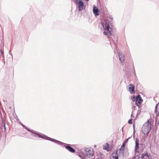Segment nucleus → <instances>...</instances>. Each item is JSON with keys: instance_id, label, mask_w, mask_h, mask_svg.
I'll return each mask as SVG.
<instances>
[{"instance_id": "f257e3e1", "label": "nucleus", "mask_w": 159, "mask_h": 159, "mask_svg": "<svg viewBox=\"0 0 159 159\" xmlns=\"http://www.w3.org/2000/svg\"><path fill=\"white\" fill-rule=\"evenodd\" d=\"M100 24L103 28V34L105 35L110 36L112 34L111 31L110 30V25L111 23L110 21L107 20H104Z\"/></svg>"}, {"instance_id": "f03ea898", "label": "nucleus", "mask_w": 159, "mask_h": 159, "mask_svg": "<svg viewBox=\"0 0 159 159\" xmlns=\"http://www.w3.org/2000/svg\"><path fill=\"white\" fill-rule=\"evenodd\" d=\"M151 123L148 120L143 125L142 128V132L144 134H147L151 129Z\"/></svg>"}, {"instance_id": "7ed1b4c3", "label": "nucleus", "mask_w": 159, "mask_h": 159, "mask_svg": "<svg viewBox=\"0 0 159 159\" xmlns=\"http://www.w3.org/2000/svg\"><path fill=\"white\" fill-rule=\"evenodd\" d=\"M85 155L87 157H92L94 154L93 150L91 148H86L85 149Z\"/></svg>"}, {"instance_id": "20e7f679", "label": "nucleus", "mask_w": 159, "mask_h": 159, "mask_svg": "<svg viewBox=\"0 0 159 159\" xmlns=\"http://www.w3.org/2000/svg\"><path fill=\"white\" fill-rule=\"evenodd\" d=\"M143 100L142 99L141 97H140V96L139 95L137 96L136 97V101L135 102L136 105L139 107L141 104V103L142 102Z\"/></svg>"}, {"instance_id": "39448f33", "label": "nucleus", "mask_w": 159, "mask_h": 159, "mask_svg": "<svg viewBox=\"0 0 159 159\" xmlns=\"http://www.w3.org/2000/svg\"><path fill=\"white\" fill-rule=\"evenodd\" d=\"M129 91L131 93H134L135 91H134V86L132 84H130L129 86Z\"/></svg>"}, {"instance_id": "423d86ee", "label": "nucleus", "mask_w": 159, "mask_h": 159, "mask_svg": "<svg viewBox=\"0 0 159 159\" xmlns=\"http://www.w3.org/2000/svg\"><path fill=\"white\" fill-rule=\"evenodd\" d=\"M117 152V151H116V153H113L110 157V159H118V156Z\"/></svg>"}, {"instance_id": "0eeeda50", "label": "nucleus", "mask_w": 159, "mask_h": 159, "mask_svg": "<svg viewBox=\"0 0 159 159\" xmlns=\"http://www.w3.org/2000/svg\"><path fill=\"white\" fill-rule=\"evenodd\" d=\"M65 147L68 150L69 152L74 153L75 152V149L73 148L72 147L68 145L65 146Z\"/></svg>"}, {"instance_id": "6e6552de", "label": "nucleus", "mask_w": 159, "mask_h": 159, "mask_svg": "<svg viewBox=\"0 0 159 159\" xmlns=\"http://www.w3.org/2000/svg\"><path fill=\"white\" fill-rule=\"evenodd\" d=\"M93 12L96 16H98L99 14L98 9L96 7H94L93 8Z\"/></svg>"}, {"instance_id": "1a4fd4ad", "label": "nucleus", "mask_w": 159, "mask_h": 159, "mask_svg": "<svg viewBox=\"0 0 159 159\" xmlns=\"http://www.w3.org/2000/svg\"><path fill=\"white\" fill-rule=\"evenodd\" d=\"M139 141L137 139H136L135 141V151L136 152L138 151L139 148Z\"/></svg>"}, {"instance_id": "9d476101", "label": "nucleus", "mask_w": 159, "mask_h": 159, "mask_svg": "<svg viewBox=\"0 0 159 159\" xmlns=\"http://www.w3.org/2000/svg\"><path fill=\"white\" fill-rule=\"evenodd\" d=\"M119 58L120 60V61L121 62L124 61V56L123 54H119Z\"/></svg>"}, {"instance_id": "9b49d317", "label": "nucleus", "mask_w": 159, "mask_h": 159, "mask_svg": "<svg viewBox=\"0 0 159 159\" xmlns=\"http://www.w3.org/2000/svg\"><path fill=\"white\" fill-rule=\"evenodd\" d=\"M155 111L156 113L157 112H159V102L156 105L155 107Z\"/></svg>"}, {"instance_id": "f8f14e48", "label": "nucleus", "mask_w": 159, "mask_h": 159, "mask_svg": "<svg viewBox=\"0 0 159 159\" xmlns=\"http://www.w3.org/2000/svg\"><path fill=\"white\" fill-rule=\"evenodd\" d=\"M103 149L105 150H107V151H108L109 150V144L107 143H106L104 146V148Z\"/></svg>"}, {"instance_id": "ddd939ff", "label": "nucleus", "mask_w": 159, "mask_h": 159, "mask_svg": "<svg viewBox=\"0 0 159 159\" xmlns=\"http://www.w3.org/2000/svg\"><path fill=\"white\" fill-rule=\"evenodd\" d=\"M125 149V147H123L122 146H121L120 148V152L121 153H122V154H124V151Z\"/></svg>"}, {"instance_id": "4468645a", "label": "nucleus", "mask_w": 159, "mask_h": 159, "mask_svg": "<svg viewBox=\"0 0 159 159\" xmlns=\"http://www.w3.org/2000/svg\"><path fill=\"white\" fill-rule=\"evenodd\" d=\"M144 156H147L149 159L151 158H152L150 154H148L147 153H146L144 154Z\"/></svg>"}, {"instance_id": "2eb2a0df", "label": "nucleus", "mask_w": 159, "mask_h": 159, "mask_svg": "<svg viewBox=\"0 0 159 159\" xmlns=\"http://www.w3.org/2000/svg\"><path fill=\"white\" fill-rule=\"evenodd\" d=\"M132 119H129L128 121V123L129 124H132Z\"/></svg>"}, {"instance_id": "dca6fc26", "label": "nucleus", "mask_w": 159, "mask_h": 159, "mask_svg": "<svg viewBox=\"0 0 159 159\" xmlns=\"http://www.w3.org/2000/svg\"><path fill=\"white\" fill-rule=\"evenodd\" d=\"M128 139H125V141L124 142L126 144V143L128 142Z\"/></svg>"}, {"instance_id": "f3484780", "label": "nucleus", "mask_w": 159, "mask_h": 159, "mask_svg": "<svg viewBox=\"0 0 159 159\" xmlns=\"http://www.w3.org/2000/svg\"><path fill=\"white\" fill-rule=\"evenodd\" d=\"M126 144V143H125L124 142L122 144V146L123 147H125V145Z\"/></svg>"}, {"instance_id": "a211bd4d", "label": "nucleus", "mask_w": 159, "mask_h": 159, "mask_svg": "<svg viewBox=\"0 0 159 159\" xmlns=\"http://www.w3.org/2000/svg\"><path fill=\"white\" fill-rule=\"evenodd\" d=\"M3 125H4V128H5V129L6 128H5V123L4 122H3Z\"/></svg>"}, {"instance_id": "6ab92c4d", "label": "nucleus", "mask_w": 159, "mask_h": 159, "mask_svg": "<svg viewBox=\"0 0 159 159\" xmlns=\"http://www.w3.org/2000/svg\"><path fill=\"white\" fill-rule=\"evenodd\" d=\"M144 154L143 155V154H142V158L143 159L144 157Z\"/></svg>"}, {"instance_id": "aec40b11", "label": "nucleus", "mask_w": 159, "mask_h": 159, "mask_svg": "<svg viewBox=\"0 0 159 159\" xmlns=\"http://www.w3.org/2000/svg\"><path fill=\"white\" fill-rule=\"evenodd\" d=\"M57 143H61V142H60V141H57Z\"/></svg>"}, {"instance_id": "412c9836", "label": "nucleus", "mask_w": 159, "mask_h": 159, "mask_svg": "<svg viewBox=\"0 0 159 159\" xmlns=\"http://www.w3.org/2000/svg\"><path fill=\"white\" fill-rule=\"evenodd\" d=\"M79 157H81L82 159H84V158H83V157H81V156L80 155H79Z\"/></svg>"}, {"instance_id": "4be33fe9", "label": "nucleus", "mask_w": 159, "mask_h": 159, "mask_svg": "<svg viewBox=\"0 0 159 159\" xmlns=\"http://www.w3.org/2000/svg\"><path fill=\"white\" fill-rule=\"evenodd\" d=\"M27 129L28 131H29V129L28 128H27Z\"/></svg>"}]
</instances>
